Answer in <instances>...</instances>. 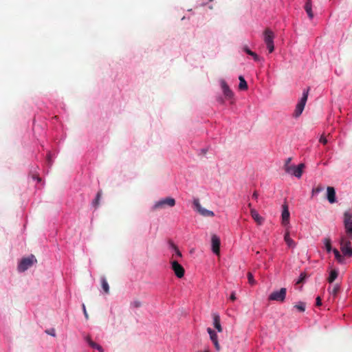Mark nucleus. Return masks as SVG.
Returning <instances> with one entry per match:
<instances>
[{
  "instance_id": "nucleus-34",
  "label": "nucleus",
  "mask_w": 352,
  "mask_h": 352,
  "mask_svg": "<svg viewBox=\"0 0 352 352\" xmlns=\"http://www.w3.org/2000/svg\"><path fill=\"white\" fill-rule=\"evenodd\" d=\"M319 142L323 144H326L328 142V140L324 135H321Z\"/></svg>"
},
{
  "instance_id": "nucleus-25",
  "label": "nucleus",
  "mask_w": 352,
  "mask_h": 352,
  "mask_svg": "<svg viewBox=\"0 0 352 352\" xmlns=\"http://www.w3.org/2000/svg\"><path fill=\"white\" fill-rule=\"evenodd\" d=\"M333 252L334 254L336 259L338 263H342L344 261L343 256L340 254V252L337 249H333Z\"/></svg>"
},
{
  "instance_id": "nucleus-29",
  "label": "nucleus",
  "mask_w": 352,
  "mask_h": 352,
  "mask_svg": "<svg viewBox=\"0 0 352 352\" xmlns=\"http://www.w3.org/2000/svg\"><path fill=\"white\" fill-rule=\"evenodd\" d=\"M324 190V187L322 185H318L311 190V195L314 196Z\"/></svg>"
},
{
  "instance_id": "nucleus-44",
  "label": "nucleus",
  "mask_w": 352,
  "mask_h": 352,
  "mask_svg": "<svg viewBox=\"0 0 352 352\" xmlns=\"http://www.w3.org/2000/svg\"><path fill=\"white\" fill-rule=\"evenodd\" d=\"M248 207H249L250 209H251V208H252V204H251L250 203V204H248Z\"/></svg>"
},
{
  "instance_id": "nucleus-12",
  "label": "nucleus",
  "mask_w": 352,
  "mask_h": 352,
  "mask_svg": "<svg viewBox=\"0 0 352 352\" xmlns=\"http://www.w3.org/2000/svg\"><path fill=\"white\" fill-rule=\"evenodd\" d=\"M212 250V252L219 255L220 252V239L216 234H213L211 239Z\"/></svg>"
},
{
  "instance_id": "nucleus-7",
  "label": "nucleus",
  "mask_w": 352,
  "mask_h": 352,
  "mask_svg": "<svg viewBox=\"0 0 352 352\" xmlns=\"http://www.w3.org/2000/svg\"><path fill=\"white\" fill-rule=\"evenodd\" d=\"M344 226L348 238L352 239V214L346 211L344 213Z\"/></svg>"
},
{
  "instance_id": "nucleus-33",
  "label": "nucleus",
  "mask_w": 352,
  "mask_h": 352,
  "mask_svg": "<svg viewBox=\"0 0 352 352\" xmlns=\"http://www.w3.org/2000/svg\"><path fill=\"white\" fill-rule=\"evenodd\" d=\"M131 306L135 308H138L141 306V302L139 300H134L131 302Z\"/></svg>"
},
{
  "instance_id": "nucleus-22",
  "label": "nucleus",
  "mask_w": 352,
  "mask_h": 352,
  "mask_svg": "<svg viewBox=\"0 0 352 352\" xmlns=\"http://www.w3.org/2000/svg\"><path fill=\"white\" fill-rule=\"evenodd\" d=\"M102 287L106 294L109 293V285L104 277L101 278Z\"/></svg>"
},
{
  "instance_id": "nucleus-4",
  "label": "nucleus",
  "mask_w": 352,
  "mask_h": 352,
  "mask_svg": "<svg viewBox=\"0 0 352 352\" xmlns=\"http://www.w3.org/2000/svg\"><path fill=\"white\" fill-rule=\"evenodd\" d=\"M304 168L305 164L302 163L300 164L298 166L294 165H287L285 168V171L288 174L294 175L298 178H300L302 175Z\"/></svg>"
},
{
  "instance_id": "nucleus-31",
  "label": "nucleus",
  "mask_w": 352,
  "mask_h": 352,
  "mask_svg": "<svg viewBox=\"0 0 352 352\" xmlns=\"http://www.w3.org/2000/svg\"><path fill=\"white\" fill-rule=\"evenodd\" d=\"M298 311H305V304L302 302H299L298 304L294 306Z\"/></svg>"
},
{
  "instance_id": "nucleus-45",
  "label": "nucleus",
  "mask_w": 352,
  "mask_h": 352,
  "mask_svg": "<svg viewBox=\"0 0 352 352\" xmlns=\"http://www.w3.org/2000/svg\"><path fill=\"white\" fill-rule=\"evenodd\" d=\"M204 352H209V351L207 349V350H205Z\"/></svg>"
},
{
  "instance_id": "nucleus-41",
  "label": "nucleus",
  "mask_w": 352,
  "mask_h": 352,
  "mask_svg": "<svg viewBox=\"0 0 352 352\" xmlns=\"http://www.w3.org/2000/svg\"><path fill=\"white\" fill-rule=\"evenodd\" d=\"M258 196V195L257 192L254 191L252 195V198L254 199H257Z\"/></svg>"
},
{
  "instance_id": "nucleus-10",
  "label": "nucleus",
  "mask_w": 352,
  "mask_h": 352,
  "mask_svg": "<svg viewBox=\"0 0 352 352\" xmlns=\"http://www.w3.org/2000/svg\"><path fill=\"white\" fill-rule=\"evenodd\" d=\"M171 269L174 272L175 276L181 278L184 276L185 270L184 268L180 265L177 260L170 261Z\"/></svg>"
},
{
  "instance_id": "nucleus-26",
  "label": "nucleus",
  "mask_w": 352,
  "mask_h": 352,
  "mask_svg": "<svg viewBox=\"0 0 352 352\" xmlns=\"http://www.w3.org/2000/svg\"><path fill=\"white\" fill-rule=\"evenodd\" d=\"M170 247L174 250L175 252V254H173V257H174L175 256L176 257H179L181 258L182 256V254L181 253V252L179 251V250L178 249V248L177 247L176 245H175L173 243H170Z\"/></svg>"
},
{
  "instance_id": "nucleus-27",
  "label": "nucleus",
  "mask_w": 352,
  "mask_h": 352,
  "mask_svg": "<svg viewBox=\"0 0 352 352\" xmlns=\"http://www.w3.org/2000/svg\"><path fill=\"white\" fill-rule=\"evenodd\" d=\"M324 244L326 250L328 252L333 251V249L331 248V239L329 238H325L324 239Z\"/></svg>"
},
{
  "instance_id": "nucleus-21",
  "label": "nucleus",
  "mask_w": 352,
  "mask_h": 352,
  "mask_svg": "<svg viewBox=\"0 0 352 352\" xmlns=\"http://www.w3.org/2000/svg\"><path fill=\"white\" fill-rule=\"evenodd\" d=\"M239 88L241 90H245L248 89V84H247V82L245 81V80L244 79V78L242 76H240L239 77Z\"/></svg>"
},
{
  "instance_id": "nucleus-13",
  "label": "nucleus",
  "mask_w": 352,
  "mask_h": 352,
  "mask_svg": "<svg viewBox=\"0 0 352 352\" xmlns=\"http://www.w3.org/2000/svg\"><path fill=\"white\" fill-rule=\"evenodd\" d=\"M207 331L210 335V340L213 342L216 350L219 351L220 350L221 347H220L219 343L218 342L217 333H215V331L214 330H212L210 327H208L207 329Z\"/></svg>"
},
{
  "instance_id": "nucleus-28",
  "label": "nucleus",
  "mask_w": 352,
  "mask_h": 352,
  "mask_svg": "<svg viewBox=\"0 0 352 352\" xmlns=\"http://www.w3.org/2000/svg\"><path fill=\"white\" fill-rule=\"evenodd\" d=\"M329 293L333 296L336 297L340 291V286L338 285H333V288L330 289H329Z\"/></svg>"
},
{
  "instance_id": "nucleus-38",
  "label": "nucleus",
  "mask_w": 352,
  "mask_h": 352,
  "mask_svg": "<svg viewBox=\"0 0 352 352\" xmlns=\"http://www.w3.org/2000/svg\"><path fill=\"white\" fill-rule=\"evenodd\" d=\"M292 161V158L291 157H289L285 161V166H284V169L285 168V167L287 166V165H290V162Z\"/></svg>"
},
{
  "instance_id": "nucleus-18",
  "label": "nucleus",
  "mask_w": 352,
  "mask_h": 352,
  "mask_svg": "<svg viewBox=\"0 0 352 352\" xmlns=\"http://www.w3.org/2000/svg\"><path fill=\"white\" fill-rule=\"evenodd\" d=\"M213 324H214V327H215V329L219 332H221L222 331V327H221V325L220 324V318H219V316L217 315V314H214L213 315Z\"/></svg>"
},
{
  "instance_id": "nucleus-6",
  "label": "nucleus",
  "mask_w": 352,
  "mask_h": 352,
  "mask_svg": "<svg viewBox=\"0 0 352 352\" xmlns=\"http://www.w3.org/2000/svg\"><path fill=\"white\" fill-rule=\"evenodd\" d=\"M175 205V200L172 197H166L157 201L153 206V210H156L158 209H162L168 207H173Z\"/></svg>"
},
{
  "instance_id": "nucleus-43",
  "label": "nucleus",
  "mask_w": 352,
  "mask_h": 352,
  "mask_svg": "<svg viewBox=\"0 0 352 352\" xmlns=\"http://www.w3.org/2000/svg\"><path fill=\"white\" fill-rule=\"evenodd\" d=\"M86 340H87V342H88L89 345H90V341H92V340H91V338H90V337H89V336H87V337L86 338Z\"/></svg>"
},
{
  "instance_id": "nucleus-32",
  "label": "nucleus",
  "mask_w": 352,
  "mask_h": 352,
  "mask_svg": "<svg viewBox=\"0 0 352 352\" xmlns=\"http://www.w3.org/2000/svg\"><path fill=\"white\" fill-rule=\"evenodd\" d=\"M248 282L250 285H254L256 283V281L254 279L253 275L251 272L248 273Z\"/></svg>"
},
{
  "instance_id": "nucleus-19",
  "label": "nucleus",
  "mask_w": 352,
  "mask_h": 352,
  "mask_svg": "<svg viewBox=\"0 0 352 352\" xmlns=\"http://www.w3.org/2000/svg\"><path fill=\"white\" fill-rule=\"evenodd\" d=\"M285 241L286 242L287 245L289 248H294L296 246V243L293 239H292L289 236V232L288 231L286 232L285 236H284Z\"/></svg>"
},
{
  "instance_id": "nucleus-30",
  "label": "nucleus",
  "mask_w": 352,
  "mask_h": 352,
  "mask_svg": "<svg viewBox=\"0 0 352 352\" xmlns=\"http://www.w3.org/2000/svg\"><path fill=\"white\" fill-rule=\"evenodd\" d=\"M89 346L93 349H97L98 351H99V352H104L102 347L100 344L96 343L94 341H90Z\"/></svg>"
},
{
  "instance_id": "nucleus-37",
  "label": "nucleus",
  "mask_w": 352,
  "mask_h": 352,
  "mask_svg": "<svg viewBox=\"0 0 352 352\" xmlns=\"http://www.w3.org/2000/svg\"><path fill=\"white\" fill-rule=\"evenodd\" d=\"M82 310H83V313H84L85 318L87 320H88L89 319V316H88V314L87 312V310H86V308H85V305L84 304H82Z\"/></svg>"
},
{
  "instance_id": "nucleus-23",
  "label": "nucleus",
  "mask_w": 352,
  "mask_h": 352,
  "mask_svg": "<svg viewBox=\"0 0 352 352\" xmlns=\"http://www.w3.org/2000/svg\"><path fill=\"white\" fill-rule=\"evenodd\" d=\"M102 192L101 190H100L97 195H96V199L92 201V205L95 207V208H97L99 204H100V199L102 197Z\"/></svg>"
},
{
  "instance_id": "nucleus-39",
  "label": "nucleus",
  "mask_w": 352,
  "mask_h": 352,
  "mask_svg": "<svg viewBox=\"0 0 352 352\" xmlns=\"http://www.w3.org/2000/svg\"><path fill=\"white\" fill-rule=\"evenodd\" d=\"M47 163L49 164V165L52 164V160H51V155H50V153L47 154Z\"/></svg>"
},
{
  "instance_id": "nucleus-2",
  "label": "nucleus",
  "mask_w": 352,
  "mask_h": 352,
  "mask_svg": "<svg viewBox=\"0 0 352 352\" xmlns=\"http://www.w3.org/2000/svg\"><path fill=\"white\" fill-rule=\"evenodd\" d=\"M274 32L269 28L265 29L263 32V40L270 53L273 52L274 50Z\"/></svg>"
},
{
  "instance_id": "nucleus-16",
  "label": "nucleus",
  "mask_w": 352,
  "mask_h": 352,
  "mask_svg": "<svg viewBox=\"0 0 352 352\" xmlns=\"http://www.w3.org/2000/svg\"><path fill=\"white\" fill-rule=\"evenodd\" d=\"M250 214L252 219L256 222L258 225L263 224L264 219L259 215L258 212L254 208H251Z\"/></svg>"
},
{
  "instance_id": "nucleus-3",
  "label": "nucleus",
  "mask_w": 352,
  "mask_h": 352,
  "mask_svg": "<svg viewBox=\"0 0 352 352\" xmlns=\"http://www.w3.org/2000/svg\"><path fill=\"white\" fill-rule=\"evenodd\" d=\"M349 239L344 236H342L340 240V250L344 256L346 257H352V248L351 243Z\"/></svg>"
},
{
  "instance_id": "nucleus-11",
  "label": "nucleus",
  "mask_w": 352,
  "mask_h": 352,
  "mask_svg": "<svg viewBox=\"0 0 352 352\" xmlns=\"http://www.w3.org/2000/svg\"><path fill=\"white\" fill-rule=\"evenodd\" d=\"M282 208H283L282 214H281L282 223L284 226H287L289 223V217H290L288 205L286 203H285L282 206Z\"/></svg>"
},
{
  "instance_id": "nucleus-15",
  "label": "nucleus",
  "mask_w": 352,
  "mask_h": 352,
  "mask_svg": "<svg viewBox=\"0 0 352 352\" xmlns=\"http://www.w3.org/2000/svg\"><path fill=\"white\" fill-rule=\"evenodd\" d=\"M221 88H222L224 96L227 98H229V99L232 98L233 96V92L230 89V87H228L227 83L224 80H222L221 82Z\"/></svg>"
},
{
  "instance_id": "nucleus-9",
  "label": "nucleus",
  "mask_w": 352,
  "mask_h": 352,
  "mask_svg": "<svg viewBox=\"0 0 352 352\" xmlns=\"http://www.w3.org/2000/svg\"><path fill=\"white\" fill-rule=\"evenodd\" d=\"M193 205L195 206V208L196 210L202 216L204 217H214V214L212 211L207 210L206 208H204L199 199H195L193 201Z\"/></svg>"
},
{
  "instance_id": "nucleus-17",
  "label": "nucleus",
  "mask_w": 352,
  "mask_h": 352,
  "mask_svg": "<svg viewBox=\"0 0 352 352\" xmlns=\"http://www.w3.org/2000/svg\"><path fill=\"white\" fill-rule=\"evenodd\" d=\"M305 10L308 14L309 17L311 19L314 17V13L312 12L311 0H307L305 5Z\"/></svg>"
},
{
  "instance_id": "nucleus-1",
  "label": "nucleus",
  "mask_w": 352,
  "mask_h": 352,
  "mask_svg": "<svg viewBox=\"0 0 352 352\" xmlns=\"http://www.w3.org/2000/svg\"><path fill=\"white\" fill-rule=\"evenodd\" d=\"M309 89L310 88L308 87L306 90H304L302 96L296 107V109L294 113V117L298 118L302 114L307 100Z\"/></svg>"
},
{
  "instance_id": "nucleus-5",
  "label": "nucleus",
  "mask_w": 352,
  "mask_h": 352,
  "mask_svg": "<svg viewBox=\"0 0 352 352\" xmlns=\"http://www.w3.org/2000/svg\"><path fill=\"white\" fill-rule=\"evenodd\" d=\"M36 259L34 255H30L28 257L23 258L18 265V270L19 272H25L30 268L34 263H36Z\"/></svg>"
},
{
  "instance_id": "nucleus-40",
  "label": "nucleus",
  "mask_w": 352,
  "mask_h": 352,
  "mask_svg": "<svg viewBox=\"0 0 352 352\" xmlns=\"http://www.w3.org/2000/svg\"><path fill=\"white\" fill-rule=\"evenodd\" d=\"M230 298L232 301L236 300V296H235V292H232V294H231V295L230 296Z\"/></svg>"
},
{
  "instance_id": "nucleus-36",
  "label": "nucleus",
  "mask_w": 352,
  "mask_h": 352,
  "mask_svg": "<svg viewBox=\"0 0 352 352\" xmlns=\"http://www.w3.org/2000/svg\"><path fill=\"white\" fill-rule=\"evenodd\" d=\"M45 332L47 334H49L50 336H52L54 337L56 336V333H55V329H49V330H46Z\"/></svg>"
},
{
  "instance_id": "nucleus-8",
  "label": "nucleus",
  "mask_w": 352,
  "mask_h": 352,
  "mask_svg": "<svg viewBox=\"0 0 352 352\" xmlns=\"http://www.w3.org/2000/svg\"><path fill=\"white\" fill-rule=\"evenodd\" d=\"M287 293L286 288H281L279 291H274L269 296L270 300H276L283 302L285 299Z\"/></svg>"
},
{
  "instance_id": "nucleus-35",
  "label": "nucleus",
  "mask_w": 352,
  "mask_h": 352,
  "mask_svg": "<svg viewBox=\"0 0 352 352\" xmlns=\"http://www.w3.org/2000/svg\"><path fill=\"white\" fill-rule=\"evenodd\" d=\"M316 305L317 307H320L322 305V299L320 296H318L316 298Z\"/></svg>"
},
{
  "instance_id": "nucleus-42",
  "label": "nucleus",
  "mask_w": 352,
  "mask_h": 352,
  "mask_svg": "<svg viewBox=\"0 0 352 352\" xmlns=\"http://www.w3.org/2000/svg\"><path fill=\"white\" fill-rule=\"evenodd\" d=\"M305 278V275H303L302 274H300V278L298 280V281L297 282V283H300L301 281H302V280L304 279Z\"/></svg>"
},
{
  "instance_id": "nucleus-14",
  "label": "nucleus",
  "mask_w": 352,
  "mask_h": 352,
  "mask_svg": "<svg viewBox=\"0 0 352 352\" xmlns=\"http://www.w3.org/2000/svg\"><path fill=\"white\" fill-rule=\"evenodd\" d=\"M327 199L330 204L336 202V190L332 186L327 188Z\"/></svg>"
},
{
  "instance_id": "nucleus-20",
  "label": "nucleus",
  "mask_w": 352,
  "mask_h": 352,
  "mask_svg": "<svg viewBox=\"0 0 352 352\" xmlns=\"http://www.w3.org/2000/svg\"><path fill=\"white\" fill-rule=\"evenodd\" d=\"M338 276V271L336 270H332L330 272L329 276L327 279L328 282L330 283H333L337 278Z\"/></svg>"
},
{
  "instance_id": "nucleus-24",
  "label": "nucleus",
  "mask_w": 352,
  "mask_h": 352,
  "mask_svg": "<svg viewBox=\"0 0 352 352\" xmlns=\"http://www.w3.org/2000/svg\"><path fill=\"white\" fill-rule=\"evenodd\" d=\"M243 50L249 55L252 56L254 60L258 61L259 57L254 52L251 51L248 47H245Z\"/></svg>"
}]
</instances>
